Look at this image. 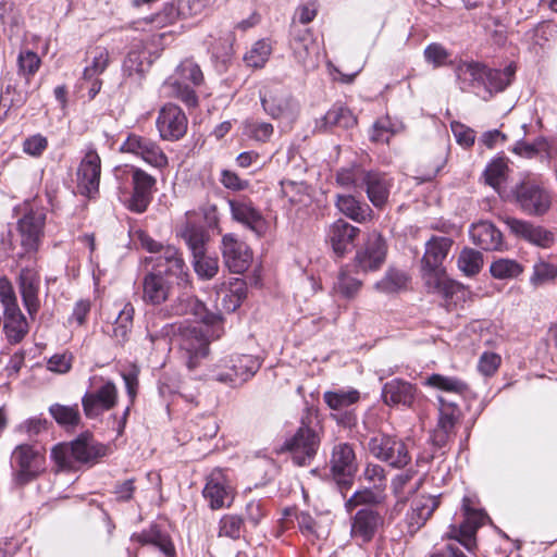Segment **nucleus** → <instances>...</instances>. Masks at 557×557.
Segmentation results:
<instances>
[{"instance_id":"f257e3e1","label":"nucleus","mask_w":557,"mask_h":557,"mask_svg":"<svg viewBox=\"0 0 557 557\" xmlns=\"http://www.w3.org/2000/svg\"><path fill=\"white\" fill-rule=\"evenodd\" d=\"M453 239L446 236H432L425 244L421 259L422 278L430 293L450 298L460 289V285L446 276L443 262L447 258Z\"/></svg>"},{"instance_id":"f03ea898","label":"nucleus","mask_w":557,"mask_h":557,"mask_svg":"<svg viewBox=\"0 0 557 557\" xmlns=\"http://www.w3.org/2000/svg\"><path fill=\"white\" fill-rule=\"evenodd\" d=\"M261 363L252 355H232L222 358L211 370V379L236 387L251 379Z\"/></svg>"},{"instance_id":"7ed1b4c3","label":"nucleus","mask_w":557,"mask_h":557,"mask_svg":"<svg viewBox=\"0 0 557 557\" xmlns=\"http://www.w3.org/2000/svg\"><path fill=\"white\" fill-rule=\"evenodd\" d=\"M366 450L375 459L394 469H403L411 461L408 444L396 435L376 433L369 437Z\"/></svg>"},{"instance_id":"20e7f679","label":"nucleus","mask_w":557,"mask_h":557,"mask_svg":"<svg viewBox=\"0 0 557 557\" xmlns=\"http://www.w3.org/2000/svg\"><path fill=\"white\" fill-rule=\"evenodd\" d=\"M136 236L144 249L157 255L153 259L154 265L165 267L168 273L176 276L178 285H183L184 288L190 287L188 269L176 247L171 245L164 246L144 231H138Z\"/></svg>"},{"instance_id":"39448f33","label":"nucleus","mask_w":557,"mask_h":557,"mask_svg":"<svg viewBox=\"0 0 557 557\" xmlns=\"http://www.w3.org/2000/svg\"><path fill=\"white\" fill-rule=\"evenodd\" d=\"M512 194L517 206L528 215L543 216L552 208V193L536 180L527 177L518 183Z\"/></svg>"},{"instance_id":"423d86ee","label":"nucleus","mask_w":557,"mask_h":557,"mask_svg":"<svg viewBox=\"0 0 557 557\" xmlns=\"http://www.w3.org/2000/svg\"><path fill=\"white\" fill-rule=\"evenodd\" d=\"M14 469V480L18 485H25L46 470L45 455L32 445L22 444L14 448L11 456Z\"/></svg>"},{"instance_id":"0eeeda50","label":"nucleus","mask_w":557,"mask_h":557,"mask_svg":"<svg viewBox=\"0 0 557 557\" xmlns=\"http://www.w3.org/2000/svg\"><path fill=\"white\" fill-rule=\"evenodd\" d=\"M323 401L332 411L331 417L337 424L344 428H351L356 424L357 416L351 408L360 400V393L356 388H338L325 391Z\"/></svg>"},{"instance_id":"6e6552de","label":"nucleus","mask_w":557,"mask_h":557,"mask_svg":"<svg viewBox=\"0 0 557 557\" xmlns=\"http://www.w3.org/2000/svg\"><path fill=\"white\" fill-rule=\"evenodd\" d=\"M115 175L117 178L122 176L132 178L133 193L128 200V209L137 213L145 212L151 200L152 189L157 183L156 178L136 166L116 169Z\"/></svg>"},{"instance_id":"1a4fd4ad","label":"nucleus","mask_w":557,"mask_h":557,"mask_svg":"<svg viewBox=\"0 0 557 557\" xmlns=\"http://www.w3.org/2000/svg\"><path fill=\"white\" fill-rule=\"evenodd\" d=\"M120 150L121 152L131 153L141 159L144 162L156 169L161 170L166 168L169 164V159L165 152L157 141L136 133L127 135L121 145Z\"/></svg>"},{"instance_id":"9d476101","label":"nucleus","mask_w":557,"mask_h":557,"mask_svg":"<svg viewBox=\"0 0 557 557\" xmlns=\"http://www.w3.org/2000/svg\"><path fill=\"white\" fill-rule=\"evenodd\" d=\"M386 255V240L381 233L373 231L368 234L366 242L357 250L354 259V268L358 273L377 271L385 262Z\"/></svg>"},{"instance_id":"9b49d317","label":"nucleus","mask_w":557,"mask_h":557,"mask_svg":"<svg viewBox=\"0 0 557 557\" xmlns=\"http://www.w3.org/2000/svg\"><path fill=\"white\" fill-rule=\"evenodd\" d=\"M165 315L178 317L193 314L198 321L208 325H215L221 322L220 313L210 312L205 304L195 298L190 293L183 292L170 305L163 307Z\"/></svg>"},{"instance_id":"f8f14e48","label":"nucleus","mask_w":557,"mask_h":557,"mask_svg":"<svg viewBox=\"0 0 557 557\" xmlns=\"http://www.w3.org/2000/svg\"><path fill=\"white\" fill-rule=\"evenodd\" d=\"M182 350L187 358V367L194 369L198 366L201 358L209 351V339L201 325L183 326L177 330L176 335Z\"/></svg>"},{"instance_id":"ddd939ff","label":"nucleus","mask_w":557,"mask_h":557,"mask_svg":"<svg viewBox=\"0 0 557 557\" xmlns=\"http://www.w3.org/2000/svg\"><path fill=\"white\" fill-rule=\"evenodd\" d=\"M318 446V434L302 422L296 433L284 443L281 451H289L295 465L306 466L314 457Z\"/></svg>"},{"instance_id":"4468645a","label":"nucleus","mask_w":557,"mask_h":557,"mask_svg":"<svg viewBox=\"0 0 557 557\" xmlns=\"http://www.w3.org/2000/svg\"><path fill=\"white\" fill-rule=\"evenodd\" d=\"M45 224V215L38 212H28L17 223V232L21 249L16 252V245L13 240L10 243L12 257L22 258L25 253L36 251L39 244L40 234Z\"/></svg>"},{"instance_id":"2eb2a0df","label":"nucleus","mask_w":557,"mask_h":557,"mask_svg":"<svg viewBox=\"0 0 557 557\" xmlns=\"http://www.w3.org/2000/svg\"><path fill=\"white\" fill-rule=\"evenodd\" d=\"M383 524L384 517L377 509L362 507L350 517V537L359 545L368 544Z\"/></svg>"},{"instance_id":"dca6fc26","label":"nucleus","mask_w":557,"mask_h":557,"mask_svg":"<svg viewBox=\"0 0 557 557\" xmlns=\"http://www.w3.org/2000/svg\"><path fill=\"white\" fill-rule=\"evenodd\" d=\"M331 472L342 488H347L358 469L356 454L348 443H339L333 447L330 459Z\"/></svg>"},{"instance_id":"f3484780","label":"nucleus","mask_w":557,"mask_h":557,"mask_svg":"<svg viewBox=\"0 0 557 557\" xmlns=\"http://www.w3.org/2000/svg\"><path fill=\"white\" fill-rule=\"evenodd\" d=\"M221 252L225 267L236 274L245 272L252 261L248 245L232 233L222 236Z\"/></svg>"},{"instance_id":"a211bd4d","label":"nucleus","mask_w":557,"mask_h":557,"mask_svg":"<svg viewBox=\"0 0 557 557\" xmlns=\"http://www.w3.org/2000/svg\"><path fill=\"white\" fill-rule=\"evenodd\" d=\"M101 159L95 148L88 147L77 169V187L89 198L99 191Z\"/></svg>"},{"instance_id":"6ab92c4d","label":"nucleus","mask_w":557,"mask_h":557,"mask_svg":"<svg viewBox=\"0 0 557 557\" xmlns=\"http://www.w3.org/2000/svg\"><path fill=\"white\" fill-rule=\"evenodd\" d=\"M170 277L176 276L165 271V267L154 265L143 280V300L145 304L160 306L169 298L172 283Z\"/></svg>"},{"instance_id":"aec40b11","label":"nucleus","mask_w":557,"mask_h":557,"mask_svg":"<svg viewBox=\"0 0 557 557\" xmlns=\"http://www.w3.org/2000/svg\"><path fill=\"white\" fill-rule=\"evenodd\" d=\"M202 495L209 503L210 508L216 510L232 505L234 487L221 469H214L207 476Z\"/></svg>"},{"instance_id":"412c9836","label":"nucleus","mask_w":557,"mask_h":557,"mask_svg":"<svg viewBox=\"0 0 557 557\" xmlns=\"http://www.w3.org/2000/svg\"><path fill=\"white\" fill-rule=\"evenodd\" d=\"M156 125L162 139L174 141L186 134L187 117L180 107L168 103L160 109Z\"/></svg>"},{"instance_id":"4be33fe9","label":"nucleus","mask_w":557,"mask_h":557,"mask_svg":"<svg viewBox=\"0 0 557 557\" xmlns=\"http://www.w3.org/2000/svg\"><path fill=\"white\" fill-rule=\"evenodd\" d=\"M393 178L380 170H367L361 176V188L367 194L369 201L376 209H383L387 202L393 188Z\"/></svg>"},{"instance_id":"5701e85b","label":"nucleus","mask_w":557,"mask_h":557,"mask_svg":"<svg viewBox=\"0 0 557 557\" xmlns=\"http://www.w3.org/2000/svg\"><path fill=\"white\" fill-rule=\"evenodd\" d=\"M102 385L94 392L86 393L82 398L85 414L88 418L100 416L111 410L117 403V388L112 381L101 379Z\"/></svg>"},{"instance_id":"b1692460","label":"nucleus","mask_w":557,"mask_h":557,"mask_svg":"<svg viewBox=\"0 0 557 557\" xmlns=\"http://www.w3.org/2000/svg\"><path fill=\"white\" fill-rule=\"evenodd\" d=\"M469 504V498H463L462 509L465 521L458 528L455 525L450 527L449 537L457 540L468 550H471L475 545L474 534L484 523L486 516L482 510L471 508Z\"/></svg>"},{"instance_id":"393cba45","label":"nucleus","mask_w":557,"mask_h":557,"mask_svg":"<svg viewBox=\"0 0 557 557\" xmlns=\"http://www.w3.org/2000/svg\"><path fill=\"white\" fill-rule=\"evenodd\" d=\"M232 219L260 235L264 230V219L247 196H235L227 199Z\"/></svg>"},{"instance_id":"a878e982","label":"nucleus","mask_w":557,"mask_h":557,"mask_svg":"<svg viewBox=\"0 0 557 557\" xmlns=\"http://www.w3.org/2000/svg\"><path fill=\"white\" fill-rule=\"evenodd\" d=\"M420 398L421 394L418 387L401 379H393L382 387V400L391 407L414 408Z\"/></svg>"},{"instance_id":"bb28decb","label":"nucleus","mask_w":557,"mask_h":557,"mask_svg":"<svg viewBox=\"0 0 557 557\" xmlns=\"http://www.w3.org/2000/svg\"><path fill=\"white\" fill-rule=\"evenodd\" d=\"M441 504V496L420 495L416 497L406 515L408 532L414 534L432 517Z\"/></svg>"},{"instance_id":"cd10ccee","label":"nucleus","mask_w":557,"mask_h":557,"mask_svg":"<svg viewBox=\"0 0 557 557\" xmlns=\"http://www.w3.org/2000/svg\"><path fill=\"white\" fill-rule=\"evenodd\" d=\"M17 284L23 305L28 314L34 317L40 309L38 296L40 287L39 273L34 268H23L20 272Z\"/></svg>"},{"instance_id":"c85d7f7f","label":"nucleus","mask_w":557,"mask_h":557,"mask_svg":"<svg viewBox=\"0 0 557 557\" xmlns=\"http://www.w3.org/2000/svg\"><path fill=\"white\" fill-rule=\"evenodd\" d=\"M290 47L296 60L300 64L304 66L314 64L319 47L310 29L294 30Z\"/></svg>"},{"instance_id":"c756f323","label":"nucleus","mask_w":557,"mask_h":557,"mask_svg":"<svg viewBox=\"0 0 557 557\" xmlns=\"http://www.w3.org/2000/svg\"><path fill=\"white\" fill-rule=\"evenodd\" d=\"M359 233V227L339 219L330 226L327 238L333 251L338 257H343L354 244Z\"/></svg>"},{"instance_id":"7c9ffc66","label":"nucleus","mask_w":557,"mask_h":557,"mask_svg":"<svg viewBox=\"0 0 557 557\" xmlns=\"http://www.w3.org/2000/svg\"><path fill=\"white\" fill-rule=\"evenodd\" d=\"M356 124L357 117L351 110L342 103H335L320 120L315 121L314 129L325 133L334 127L348 129Z\"/></svg>"},{"instance_id":"2f4dec72","label":"nucleus","mask_w":557,"mask_h":557,"mask_svg":"<svg viewBox=\"0 0 557 557\" xmlns=\"http://www.w3.org/2000/svg\"><path fill=\"white\" fill-rule=\"evenodd\" d=\"M166 319H170V317L165 315L163 308L154 309L147 313L146 331L152 344L176 335L177 330H181V324L166 322Z\"/></svg>"},{"instance_id":"473e14b6","label":"nucleus","mask_w":557,"mask_h":557,"mask_svg":"<svg viewBox=\"0 0 557 557\" xmlns=\"http://www.w3.org/2000/svg\"><path fill=\"white\" fill-rule=\"evenodd\" d=\"M469 234L472 242L484 250H497L503 244L500 231L488 221L472 224Z\"/></svg>"},{"instance_id":"72a5a7b5","label":"nucleus","mask_w":557,"mask_h":557,"mask_svg":"<svg viewBox=\"0 0 557 557\" xmlns=\"http://www.w3.org/2000/svg\"><path fill=\"white\" fill-rule=\"evenodd\" d=\"M335 206L341 213L357 223L370 221L373 215L371 207L352 195H337Z\"/></svg>"},{"instance_id":"f704fd0d","label":"nucleus","mask_w":557,"mask_h":557,"mask_svg":"<svg viewBox=\"0 0 557 557\" xmlns=\"http://www.w3.org/2000/svg\"><path fill=\"white\" fill-rule=\"evenodd\" d=\"M177 235L184 239L193 257L207 252L209 234L203 226L186 220L177 230Z\"/></svg>"},{"instance_id":"c9c22d12","label":"nucleus","mask_w":557,"mask_h":557,"mask_svg":"<svg viewBox=\"0 0 557 557\" xmlns=\"http://www.w3.org/2000/svg\"><path fill=\"white\" fill-rule=\"evenodd\" d=\"M106 446L97 443L92 436L82 435L71 443V451L75 461L89 462L106 455Z\"/></svg>"},{"instance_id":"e433bc0d","label":"nucleus","mask_w":557,"mask_h":557,"mask_svg":"<svg viewBox=\"0 0 557 557\" xmlns=\"http://www.w3.org/2000/svg\"><path fill=\"white\" fill-rule=\"evenodd\" d=\"M263 110L273 119L283 116L290 107V100L281 88H265L260 91Z\"/></svg>"},{"instance_id":"4c0bfd02","label":"nucleus","mask_w":557,"mask_h":557,"mask_svg":"<svg viewBox=\"0 0 557 557\" xmlns=\"http://www.w3.org/2000/svg\"><path fill=\"white\" fill-rule=\"evenodd\" d=\"M87 65L84 69V79L91 81L101 75L110 63V53L106 47L96 46L86 52Z\"/></svg>"},{"instance_id":"58836bf2","label":"nucleus","mask_w":557,"mask_h":557,"mask_svg":"<svg viewBox=\"0 0 557 557\" xmlns=\"http://www.w3.org/2000/svg\"><path fill=\"white\" fill-rule=\"evenodd\" d=\"M135 309L131 302H125L120 310L112 327V337L120 345H124L133 329Z\"/></svg>"},{"instance_id":"ea45409f","label":"nucleus","mask_w":557,"mask_h":557,"mask_svg":"<svg viewBox=\"0 0 557 557\" xmlns=\"http://www.w3.org/2000/svg\"><path fill=\"white\" fill-rule=\"evenodd\" d=\"M516 67L509 64L504 70L486 69V75H484L483 87L488 92H499L506 89L510 85Z\"/></svg>"},{"instance_id":"a19ab883","label":"nucleus","mask_w":557,"mask_h":557,"mask_svg":"<svg viewBox=\"0 0 557 557\" xmlns=\"http://www.w3.org/2000/svg\"><path fill=\"white\" fill-rule=\"evenodd\" d=\"M136 539L141 544H151L158 547L165 556L170 557L174 555L175 549L170 537L162 533L157 527H151L147 531H143L139 534H135Z\"/></svg>"},{"instance_id":"79ce46f5","label":"nucleus","mask_w":557,"mask_h":557,"mask_svg":"<svg viewBox=\"0 0 557 557\" xmlns=\"http://www.w3.org/2000/svg\"><path fill=\"white\" fill-rule=\"evenodd\" d=\"M384 500V496L381 493L374 492L371 488H362L356 491L346 502L345 509L347 512H352L356 508L363 507H376Z\"/></svg>"},{"instance_id":"37998d69","label":"nucleus","mask_w":557,"mask_h":557,"mask_svg":"<svg viewBox=\"0 0 557 557\" xmlns=\"http://www.w3.org/2000/svg\"><path fill=\"white\" fill-rule=\"evenodd\" d=\"M486 69L487 66L479 62H462L457 66L456 74L459 81L473 87L483 86Z\"/></svg>"},{"instance_id":"c03bdc74","label":"nucleus","mask_w":557,"mask_h":557,"mask_svg":"<svg viewBox=\"0 0 557 557\" xmlns=\"http://www.w3.org/2000/svg\"><path fill=\"white\" fill-rule=\"evenodd\" d=\"M408 276L397 269H388L385 275L375 283L374 288L384 294L398 293L406 288Z\"/></svg>"},{"instance_id":"a18cd8bd","label":"nucleus","mask_w":557,"mask_h":557,"mask_svg":"<svg viewBox=\"0 0 557 557\" xmlns=\"http://www.w3.org/2000/svg\"><path fill=\"white\" fill-rule=\"evenodd\" d=\"M438 422L437 425L443 429H450L455 431V426L460 420L462 413L460 408L450 400L444 397H438Z\"/></svg>"},{"instance_id":"49530a36","label":"nucleus","mask_w":557,"mask_h":557,"mask_svg":"<svg viewBox=\"0 0 557 557\" xmlns=\"http://www.w3.org/2000/svg\"><path fill=\"white\" fill-rule=\"evenodd\" d=\"M426 385L458 395H462L468 391V384L462 380L437 373L428 377Z\"/></svg>"},{"instance_id":"de8ad7c7","label":"nucleus","mask_w":557,"mask_h":557,"mask_svg":"<svg viewBox=\"0 0 557 557\" xmlns=\"http://www.w3.org/2000/svg\"><path fill=\"white\" fill-rule=\"evenodd\" d=\"M483 267V256L472 248H465L458 257V268L467 275L478 274Z\"/></svg>"},{"instance_id":"09e8293b","label":"nucleus","mask_w":557,"mask_h":557,"mask_svg":"<svg viewBox=\"0 0 557 557\" xmlns=\"http://www.w3.org/2000/svg\"><path fill=\"white\" fill-rule=\"evenodd\" d=\"M401 125L392 122L389 116L379 119L372 126L370 139L373 143L388 144L393 135L399 132Z\"/></svg>"},{"instance_id":"8fccbe9b","label":"nucleus","mask_w":557,"mask_h":557,"mask_svg":"<svg viewBox=\"0 0 557 557\" xmlns=\"http://www.w3.org/2000/svg\"><path fill=\"white\" fill-rule=\"evenodd\" d=\"M491 274L498 280L515 278L523 272V268L516 260L498 259L490 267Z\"/></svg>"},{"instance_id":"3c124183","label":"nucleus","mask_w":557,"mask_h":557,"mask_svg":"<svg viewBox=\"0 0 557 557\" xmlns=\"http://www.w3.org/2000/svg\"><path fill=\"white\" fill-rule=\"evenodd\" d=\"M274 127L271 123L249 120L244 123V135L258 143H267L273 135Z\"/></svg>"},{"instance_id":"603ef678","label":"nucleus","mask_w":557,"mask_h":557,"mask_svg":"<svg viewBox=\"0 0 557 557\" xmlns=\"http://www.w3.org/2000/svg\"><path fill=\"white\" fill-rule=\"evenodd\" d=\"M54 420L63 426H76L79 423L81 416L78 406L52 405L49 409Z\"/></svg>"},{"instance_id":"864d4df0","label":"nucleus","mask_w":557,"mask_h":557,"mask_svg":"<svg viewBox=\"0 0 557 557\" xmlns=\"http://www.w3.org/2000/svg\"><path fill=\"white\" fill-rule=\"evenodd\" d=\"M28 329L24 314L4 320L3 331L11 344L20 343L28 333Z\"/></svg>"},{"instance_id":"5fc2aeb1","label":"nucleus","mask_w":557,"mask_h":557,"mask_svg":"<svg viewBox=\"0 0 557 557\" xmlns=\"http://www.w3.org/2000/svg\"><path fill=\"white\" fill-rule=\"evenodd\" d=\"M272 52L271 45L265 40H258L245 54V62L250 67H262Z\"/></svg>"},{"instance_id":"6e6d98bb","label":"nucleus","mask_w":557,"mask_h":557,"mask_svg":"<svg viewBox=\"0 0 557 557\" xmlns=\"http://www.w3.org/2000/svg\"><path fill=\"white\" fill-rule=\"evenodd\" d=\"M507 171L508 165L506 160L504 158H497L485 169V182L494 189L498 190L502 183L506 180Z\"/></svg>"},{"instance_id":"4d7b16f0","label":"nucleus","mask_w":557,"mask_h":557,"mask_svg":"<svg viewBox=\"0 0 557 557\" xmlns=\"http://www.w3.org/2000/svg\"><path fill=\"white\" fill-rule=\"evenodd\" d=\"M557 277V265L540 260L533 265V273L530 283L533 286H541L554 281Z\"/></svg>"},{"instance_id":"13d9d810","label":"nucleus","mask_w":557,"mask_h":557,"mask_svg":"<svg viewBox=\"0 0 557 557\" xmlns=\"http://www.w3.org/2000/svg\"><path fill=\"white\" fill-rule=\"evenodd\" d=\"M282 193L290 206H306L309 199V196L306 193V186L302 183L292 181L283 182Z\"/></svg>"},{"instance_id":"bf43d9fd","label":"nucleus","mask_w":557,"mask_h":557,"mask_svg":"<svg viewBox=\"0 0 557 557\" xmlns=\"http://www.w3.org/2000/svg\"><path fill=\"white\" fill-rule=\"evenodd\" d=\"M366 171L359 165L341 169L336 174V183L346 188H361V176L366 174Z\"/></svg>"},{"instance_id":"052dcab7","label":"nucleus","mask_w":557,"mask_h":557,"mask_svg":"<svg viewBox=\"0 0 557 557\" xmlns=\"http://www.w3.org/2000/svg\"><path fill=\"white\" fill-rule=\"evenodd\" d=\"M194 258V269L195 272L205 280H211L219 272V261L215 257L207 256V252L201 256H195Z\"/></svg>"},{"instance_id":"680f3d73","label":"nucleus","mask_w":557,"mask_h":557,"mask_svg":"<svg viewBox=\"0 0 557 557\" xmlns=\"http://www.w3.org/2000/svg\"><path fill=\"white\" fill-rule=\"evenodd\" d=\"M176 74L178 77L175 82H183L184 84L191 83L194 86H198L203 81V75L199 65L189 60L180 64Z\"/></svg>"},{"instance_id":"e2e57ef3","label":"nucleus","mask_w":557,"mask_h":557,"mask_svg":"<svg viewBox=\"0 0 557 557\" xmlns=\"http://www.w3.org/2000/svg\"><path fill=\"white\" fill-rule=\"evenodd\" d=\"M361 281L351 277L346 271H341L337 281L334 285V289L342 294L345 298H354L361 288Z\"/></svg>"},{"instance_id":"0e129e2a","label":"nucleus","mask_w":557,"mask_h":557,"mask_svg":"<svg viewBox=\"0 0 557 557\" xmlns=\"http://www.w3.org/2000/svg\"><path fill=\"white\" fill-rule=\"evenodd\" d=\"M178 15H182V12H180V7L175 8L174 5H166L162 11L151 15L148 18H145L144 23L152 24L156 27H164L174 23Z\"/></svg>"},{"instance_id":"69168bd1","label":"nucleus","mask_w":557,"mask_h":557,"mask_svg":"<svg viewBox=\"0 0 557 557\" xmlns=\"http://www.w3.org/2000/svg\"><path fill=\"white\" fill-rule=\"evenodd\" d=\"M243 520L238 516L226 515L220 521V536L238 539L242 532Z\"/></svg>"},{"instance_id":"338daca9","label":"nucleus","mask_w":557,"mask_h":557,"mask_svg":"<svg viewBox=\"0 0 557 557\" xmlns=\"http://www.w3.org/2000/svg\"><path fill=\"white\" fill-rule=\"evenodd\" d=\"M17 63L20 73L32 76L38 71L41 61L37 53L26 50L18 54Z\"/></svg>"},{"instance_id":"774afa93","label":"nucleus","mask_w":557,"mask_h":557,"mask_svg":"<svg viewBox=\"0 0 557 557\" xmlns=\"http://www.w3.org/2000/svg\"><path fill=\"white\" fill-rule=\"evenodd\" d=\"M448 57V51L441 44L433 42L424 49L425 60L435 67L444 65Z\"/></svg>"}]
</instances>
